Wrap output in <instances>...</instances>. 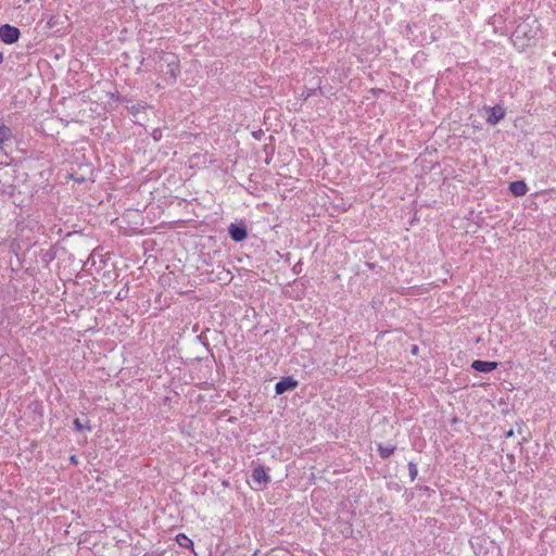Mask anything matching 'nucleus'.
Here are the masks:
<instances>
[{
  "label": "nucleus",
  "mask_w": 556,
  "mask_h": 556,
  "mask_svg": "<svg viewBox=\"0 0 556 556\" xmlns=\"http://www.w3.org/2000/svg\"><path fill=\"white\" fill-rule=\"evenodd\" d=\"M3 54L0 52V64L3 62Z\"/></svg>",
  "instance_id": "17"
},
{
  "label": "nucleus",
  "mask_w": 556,
  "mask_h": 556,
  "mask_svg": "<svg viewBox=\"0 0 556 556\" xmlns=\"http://www.w3.org/2000/svg\"><path fill=\"white\" fill-rule=\"evenodd\" d=\"M528 24H519L514 33V36L516 38V40H518L520 38V36H525V37H528Z\"/></svg>",
  "instance_id": "12"
},
{
  "label": "nucleus",
  "mask_w": 556,
  "mask_h": 556,
  "mask_svg": "<svg viewBox=\"0 0 556 556\" xmlns=\"http://www.w3.org/2000/svg\"><path fill=\"white\" fill-rule=\"evenodd\" d=\"M394 451H395L394 445H388V446H384L382 444L378 445L379 455L383 459L389 458L394 453Z\"/></svg>",
  "instance_id": "10"
},
{
  "label": "nucleus",
  "mask_w": 556,
  "mask_h": 556,
  "mask_svg": "<svg viewBox=\"0 0 556 556\" xmlns=\"http://www.w3.org/2000/svg\"><path fill=\"white\" fill-rule=\"evenodd\" d=\"M73 425L76 431H83L84 429L91 431V427L83 425L79 418H75Z\"/></svg>",
  "instance_id": "13"
},
{
  "label": "nucleus",
  "mask_w": 556,
  "mask_h": 556,
  "mask_svg": "<svg viewBox=\"0 0 556 556\" xmlns=\"http://www.w3.org/2000/svg\"><path fill=\"white\" fill-rule=\"evenodd\" d=\"M166 74L169 77V83L173 84L176 81L177 76L180 72L179 60L176 55L172 54L169 59L166 60Z\"/></svg>",
  "instance_id": "2"
},
{
  "label": "nucleus",
  "mask_w": 556,
  "mask_h": 556,
  "mask_svg": "<svg viewBox=\"0 0 556 556\" xmlns=\"http://www.w3.org/2000/svg\"><path fill=\"white\" fill-rule=\"evenodd\" d=\"M513 435H514V430H509V431L506 432V437L507 438H510Z\"/></svg>",
  "instance_id": "15"
},
{
  "label": "nucleus",
  "mask_w": 556,
  "mask_h": 556,
  "mask_svg": "<svg viewBox=\"0 0 556 556\" xmlns=\"http://www.w3.org/2000/svg\"><path fill=\"white\" fill-rule=\"evenodd\" d=\"M410 475L414 477L416 475V469H410Z\"/></svg>",
  "instance_id": "18"
},
{
  "label": "nucleus",
  "mask_w": 556,
  "mask_h": 556,
  "mask_svg": "<svg viewBox=\"0 0 556 556\" xmlns=\"http://www.w3.org/2000/svg\"><path fill=\"white\" fill-rule=\"evenodd\" d=\"M70 460H71V463H73V464H77V457H76L75 455H72V456L70 457Z\"/></svg>",
  "instance_id": "14"
},
{
  "label": "nucleus",
  "mask_w": 556,
  "mask_h": 556,
  "mask_svg": "<svg viewBox=\"0 0 556 556\" xmlns=\"http://www.w3.org/2000/svg\"><path fill=\"white\" fill-rule=\"evenodd\" d=\"M412 353H413V354H417V353H418V346H414V348L412 349Z\"/></svg>",
  "instance_id": "16"
},
{
  "label": "nucleus",
  "mask_w": 556,
  "mask_h": 556,
  "mask_svg": "<svg viewBox=\"0 0 556 556\" xmlns=\"http://www.w3.org/2000/svg\"><path fill=\"white\" fill-rule=\"evenodd\" d=\"M20 29L15 26L9 24L0 26V39L7 45L16 42L20 38Z\"/></svg>",
  "instance_id": "1"
},
{
  "label": "nucleus",
  "mask_w": 556,
  "mask_h": 556,
  "mask_svg": "<svg viewBox=\"0 0 556 556\" xmlns=\"http://www.w3.org/2000/svg\"><path fill=\"white\" fill-rule=\"evenodd\" d=\"M176 542L184 548L193 549L192 540L186 535L185 533H179L176 535Z\"/></svg>",
  "instance_id": "9"
},
{
  "label": "nucleus",
  "mask_w": 556,
  "mask_h": 556,
  "mask_svg": "<svg viewBox=\"0 0 556 556\" xmlns=\"http://www.w3.org/2000/svg\"><path fill=\"white\" fill-rule=\"evenodd\" d=\"M497 365L496 362L477 359L472 362L471 367L479 372H491L497 368Z\"/></svg>",
  "instance_id": "6"
},
{
  "label": "nucleus",
  "mask_w": 556,
  "mask_h": 556,
  "mask_svg": "<svg viewBox=\"0 0 556 556\" xmlns=\"http://www.w3.org/2000/svg\"><path fill=\"white\" fill-rule=\"evenodd\" d=\"M12 138L11 129L0 124V147Z\"/></svg>",
  "instance_id": "11"
},
{
  "label": "nucleus",
  "mask_w": 556,
  "mask_h": 556,
  "mask_svg": "<svg viewBox=\"0 0 556 556\" xmlns=\"http://www.w3.org/2000/svg\"><path fill=\"white\" fill-rule=\"evenodd\" d=\"M509 190L516 197L525 195L528 191L527 185L525 181L518 180L514 181L509 185Z\"/></svg>",
  "instance_id": "8"
},
{
  "label": "nucleus",
  "mask_w": 556,
  "mask_h": 556,
  "mask_svg": "<svg viewBox=\"0 0 556 556\" xmlns=\"http://www.w3.org/2000/svg\"><path fill=\"white\" fill-rule=\"evenodd\" d=\"M298 381L292 377H285L275 386L276 394H282L286 391L293 390L298 387Z\"/></svg>",
  "instance_id": "3"
},
{
  "label": "nucleus",
  "mask_w": 556,
  "mask_h": 556,
  "mask_svg": "<svg viewBox=\"0 0 556 556\" xmlns=\"http://www.w3.org/2000/svg\"><path fill=\"white\" fill-rule=\"evenodd\" d=\"M229 235L233 241L241 242L247 238L248 232L243 226L231 224L229 227Z\"/></svg>",
  "instance_id": "7"
},
{
  "label": "nucleus",
  "mask_w": 556,
  "mask_h": 556,
  "mask_svg": "<svg viewBox=\"0 0 556 556\" xmlns=\"http://www.w3.org/2000/svg\"><path fill=\"white\" fill-rule=\"evenodd\" d=\"M252 479L257 485H265L270 481V477L262 466H257L253 469Z\"/></svg>",
  "instance_id": "4"
},
{
  "label": "nucleus",
  "mask_w": 556,
  "mask_h": 556,
  "mask_svg": "<svg viewBox=\"0 0 556 556\" xmlns=\"http://www.w3.org/2000/svg\"><path fill=\"white\" fill-rule=\"evenodd\" d=\"M486 117V123L490 125H496L501 119L505 117V110L501 106L490 108Z\"/></svg>",
  "instance_id": "5"
}]
</instances>
